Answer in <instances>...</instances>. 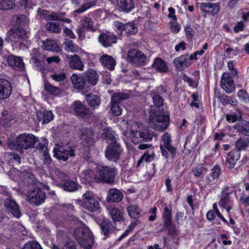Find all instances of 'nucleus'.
Returning <instances> with one entry per match:
<instances>
[{
    "label": "nucleus",
    "instance_id": "nucleus-2",
    "mask_svg": "<svg viewBox=\"0 0 249 249\" xmlns=\"http://www.w3.org/2000/svg\"><path fill=\"white\" fill-rule=\"evenodd\" d=\"M38 138L33 134L25 133L19 135L16 140L10 144L11 148L17 150L20 153L23 152V149H27L36 146Z\"/></svg>",
    "mask_w": 249,
    "mask_h": 249
},
{
    "label": "nucleus",
    "instance_id": "nucleus-32",
    "mask_svg": "<svg viewBox=\"0 0 249 249\" xmlns=\"http://www.w3.org/2000/svg\"><path fill=\"white\" fill-rule=\"evenodd\" d=\"M42 47L46 50L59 52L61 51V48L57 42L53 39H47L43 42Z\"/></svg>",
    "mask_w": 249,
    "mask_h": 249
},
{
    "label": "nucleus",
    "instance_id": "nucleus-40",
    "mask_svg": "<svg viewBox=\"0 0 249 249\" xmlns=\"http://www.w3.org/2000/svg\"><path fill=\"white\" fill-rule=\"evenodd\" d=\"M44 88L50 94L56 96H59L63 92V90L60 88L54 86L49 83L44 84Z\"/></svg>",
    "mask_w": 249,
    "mask_h": 249
},
{
    "label": "nucleus",
    "instance_id": "nucleus-44",
    "mask_svg": "<svg viewBox=\"0 0 249 249\" xmlns=\"http://www.w3.org/2000/svg\"><path fill=\"white\" fill-rule=\"evenodd\" d=\"M14 5V0H0V10H9L12 9Z\"/></svg>",
    "mask_w": 249,
    "mask_h": 249
},
{
    "label": "nucleus",
    "instance_id": "nucleus-60",
    "mask_svg": "<svg viewBox=\"0 0 249 249\" xmlns=\"http://www.w3.org/2000/svg\"><path fill=\"white\" fill-rule=\"evenodd\" d=\"M144 161L146 162H149L153 161L155 158V154L152 152L151 154L145 152L142 156Z\"/></svg>",
    "mask_w": 249,
    "mask_h": 249
},
{
    "label": "nucleus",
    "instance_id": "nucleus-30",
    "mask_svg": "<svg viewBox=\"0 0 249 249\" xmlns=\"http://www.w3.org/2000/svg\"><path fill=\"white\" fill-rule=\"evenodd\" d=\"M73 87L78 89H81L87 86L84 80L83 74L79 76L76 74H73L71 77Z\"/></svg>",
    "mask_w": 249,
    "mask_h": 249
},
{
    "label": "nucleus",
    "instance_id": "nucleus-13",
    "mask_svg": "<svg viewBox=\"0 0 249 249\" xmlns=\"http://www.w3.org/2000/svg\"><path fill=\"white\" fill-rule=\"evenodd\" d=\"M163 227L167 230L169 234L173 235L175 233V226L172 224V210L165 206L162 213Z\"/></svg>",
    "mask_w": 249,
    "mask_h": 249
},
{
    "label": "nucleus",
    "instance_id": "nucleus-58",
    "mask_svg": "<svg viewBox=\"0 0 249 249\" xmlns=\"http://www.w3.org/2000/svg\"><path fill=\"white\" fill-rule=\"evenodd\" d=\"M164 149L169 152L172 159H174L177 153V149L171 144L164 147Z\"/></svg>",
    "mask_w": 249,
    "mask_h": 249
},
{
    "label": "nucleus",
    "instance_id": "nucleus-61",
    "mask_svg": "<svg viewBox=\"0 0 249 249\" xmlns=\"http://www.w3.org/2000/svg\"><path fill=\"white\" fill-rule=\"evenodd\" d=\"M203 171V167L201 165H197L196 166L193 170V172L194 173V176L198 178L200 177Z\"/></svg>",
    "mask_w": 249,
    "mask_h": 249
},
{
    "label": "nucleus",
    "instance_id": "nucleus-42",
    "mask_svg": "<svg viewBox=\"0 0 249 249\" xmlns=\"http://www.w3.org/2000/svg\"><path fill=\"white\" fill-rule=\"evenodd\" d=\"M150 95L155 107H160L163 106V99L159 94L153 91L151 93Z\"/></svg>",
    "mask_w": 249,
    "mask_h": 249
},
{
    "label": "nucleus",
    "instance_id": "nucleus-4",
    "mask_svg": "<svg viewBox=\"0 0 249 249\" xmlns=\"http://www.w3.org/2000/svg\"><path fill=\"white\" fill-rule=\"evenodd\" d=\"M96 179L108 183L114 182L117 171L115 167L98 164L96 166Z\"/></svg>",
    "mask_w": 249,
    "mask_h": 249
},
{
    "label": "nucleus",
    "instance_id": "nucleus-57",
    "mask_svg": "<svg viewBox=\"0 0 249 249\" xmlns=\"http://www.w3.org/2000/svg\"><path fill=\"white\" fill-rule=\"evenodd\" d=\"M110 222L108 220H104L100 225L101 229L105 235L108 234L109 231V224Z\"/></svg>",
    "mask_w": 249,
    "mask_h": 249
},
{
    "label": "nucleus",
    "instance_id": "nucleus-64",
    "mask_svg": "<svg viewBox=\"0 0 249 249\" xmlns=\"http://www.w3.org/2000/svg\"><path fill=\"white\" fill-rule=\"evenodd\" d=\"M45 60L34 61L33 63L40 71H43L45 70Z\"/></svg>",
    "mask_w": 249,
    "mask_h": 249
},
{
    "label": "nucleus",
    "instance_id": "nucleus-35",
    "mask_svg": "<svg viewBox=\"0 0 249 249\" xmlns=\"http://www.w3.org/2000/svg\"><path fill=\"white\" fill-rule=\"evenodd\" d=\"M91 108L95 109L98 107L100 104V97L95 94H88L86 95V100Z\"/></svg>",
    "mask_w": 249,
    "mask_h": 249
},
{
    "label": "nucleus",
    "instance_id": "nucleus-21",
    "mask_svg": "<svg viewBox=\"0 0 249 249\" xmlns=\"http://www.w3.org/2000/svg\"><path fill=\"white\" fill-rule=\"evenodd\" d=\"M197 5L202 12L211 14L212 15H216L220 11L219 3H198Z\"/></svg>",
    "mask_w": 249,
    "mask_h": 249
},
{
    "label": "nucleus",
    "instance_id": "nucleus-11",
    "mask_svg": "<svg viewBox=\"0 0 249 249\" xmlns=\"http://www.w3.org/2000/svg\"><path fill=\"white\" fill-rule=\"evenodd\" d=\"M127 60L136 66H142L146 63V56L141 51L131 49L128 51Z\"/></svg>",
    "mask_w": 249,
    "mask_h": 249
},
{
    "label": "nucleus",
    "instance_id": "nucleus-28",
    "mask_svg": "<svg viewBox=\"0 0 249 249\" xmlns=\"http://www.w3.org/2000/svg\"><path fill=\"white\" fill-rule=\"evenodd\" d=\"M70 67L72 69L83 71L84 65L80 57L77 54H74L68 58Z\"/></svg>",
    "mask_w": 249,
    "mask_h": 249
},
{
    "label": "nucleus",
    "instance_id": "nucleus-39",
    "mask_svg": "<svg viewBox=\"0 0 249 249\" xmlns=\"http://www.w3.org/2000/svg\"><path fill=\"white\" fill-rule=\"evenodd\" d=\"M103 135L105 139L110 141V143L119 142L118 136L110 128L105 129Z\"/></svg>",
    "mask_w": 249,
    "mask_h": 249
},
{
    "label": "nucleus",
    "instance_id": "nucleus-41",
    "mask_svg": "<svg viewBox=\"0 0 249 249\" xmlns=\"http://www.w3.org/2000/svg\"><path fill=\"white\" fill-rule=\"evenodd\" d=\"M81 24L83 28L86 29L88 30L95 31L96 28L94 26V22L92 19L88 17L85 16L81 20Z\"/></svg>",
    "mask_w": 249,
    "mask_h": 249
},
{
    "label": "nucleus",
    "instance_id": "nucleus-54",
    "mask_svg": "<svg viewBox=\"0 0 249 249\" xmlns=\"http://www.w3.org/2000/svg\"><path fill=\"white\" fill-rule=\"evenodd\" d=\"M22 249H42V248L38 242L30 241L24 245Z\"/></svg>",
    "mask_w": 249,
    "mask_h": 249
},
{
    "label": "nucleus",
    "instance_id": "nucleus-17",
    "mask_svg": "<svg viewBox=\"0 0 249 249\" xmlns=\"http://www.w3.org/2000/svg\"><path fill=\"white\" fill-rule=\"evenodd\" d=\"M4 206L7 211L11 213L15 217L19 218L21 216V212L17 202L11 198H7L4 200Z\"/></svg>",
    "mask_w": 249,
    "mask_h": 249
},
{
    "label": "nucleus",
    "instance_id": "nucleus-8",
    "mask_svg": "<svg viewBox=\"0 0 249 249\" xmlns=\"http://www.w3.org/2000/svg\"><path fill=\"white\" fill-rule=\"evenodd\" d=\"M129 97V94L124 92H116L113 94L111 100V111L113 115L119 116L122 114V109L119 104Z\"/></svg>",
    "mask_w": 249,
    "mask_h": 249
},
{
    "label": "nucleus",
    "instance_id": "nucleus-59",
    "mask_svg": "<svg viewBox=\"0 0 249 249\" xmlns=\"http://www.w3.org/2000/svg\"><path fill=\"white\" fill-rule=\"evenodd\" d=\"M220 174V168L217 165H215L212 169L211 176L213 179L218 178Z\"/></svg>",
    "mask_w": 249,
    "mask_h": 249
},
{
    "label": "nucleus",
    "instance_id": "nucleus-15",
    "mask_svg": "<svg viewBox=\"0 0 249 249\" xmlns=\"http://www.w3.org/2000/svg\"><path fill=\"white\" fill-rule=\"evenodd\" d=\"M87 87L97 84L99 77L96 71L89 69L82 73Z\"/></svg>",
    "mask_w": 249,
    "mask_h": 249
},
{
    "label": "nucleus",
    "instance_id": "nucleus-63",
    "mask_svg": "<svg viewBox=\"0 0 249 249\" xmlns=\"http://www.w3.org/2000/svg\"><path fill=\"white\" fill-rule=\"evenodd\" d=\"M183 80L184 82L188 83L189 85L192 87H196L197 86L196 82L193 81L191 78L188 77L186 74L183 75Z\"/></svg>",
    "mask_w": 249,
    "mask_h": 249
},
{
    "label": "nucleus",
    "instance_id": "nucleus-18",
    "mask_svg": "<svg viewBox=\"0 0 249 249\" xmlns=\"http://www.w3.org/2000/svg\"><path fill=\"white\" fill-rule=\"evenodd\" d=\"M9 66L17 71H22L24 67L22 59L19 56L10 55L4 57Z\"/></svg>",
    "mask_w": 249,
    "mask_h": 249
},
{
    "label": "nucleus",
    "instance_id": "nucleus-5",
    "mask_svg": "<svg viewBox=\"0 0 249 249\" xmlns=\"http://www.w3.org/2000/svg\"><path fill=\"white\" fill-rule=\"evenodd\" d=\"M81 206L91 212H99L100 206L99 199L92 191H87L82 196V200H79Z\"/></svg>",
    "mask_w": 249,
    "mask_h": 249
},
{
    "label": "nucleus",
    "instance_id": "nucleus-37",
    "mask_svg": "<svg viewBox=\"0 0 249 249\" xmlns=\"http://www.w3.org/2000/svg\"><path fill=\"white\" fill-rule=\"evenodd\" d=\"M152 66L154 69L160 72H166L168 70L165 62L158 57L155 59Z\"/></svg>",
    "mask_w": 249,
    "mask_h": 249
},
{
    "label": "nucleus",
    "instance_id": "nucleus-14",
    "mask_svg": "<svg viewBox=\"0 0 249 249\" xmlns=\"http://www.w3.org/2000/svg\"><path fill=\"white\" fill-rule=\"evenodd\" d=\"M80 138L83 144L86 146H91L94 143V133L90 127H83L80 131Z\"/></svg>",
    "mask_w": 249,
    "mask_h": 249
},
{
    "label": "nucleus",
    "instance_id": "nucleus-19",
    "mask_svg": "<svg viewBox=\"0 0 249 249\" xmlns=\"http://www.w3.org/2000/svg\"><path fill=\"white\" fill-rule=\"evenodd\" d=\"M71 107L75 114L79 117H85L91 113L89 109L79 101L74 102Z\"/></svg>",
    "mask_w": 249,
    "mask_h": 249
},
{
    "label": "nucleus",
    "instance_id": "nucleus-52",
    "mask_svg": "<svg viewBox=\"0 0 249 249\" xmlns=\"http://www.w3.org/2000/svg\"><path fill=\"white\" fill-rule=\"evenodd\" d=\"M48 17L49 19L52 20L63 21L68 23H70L71 21L70 19L64 18L62 15L59 14L57 13H53L49 15Z\"/></svg>",
    "mask_w": 249,
    "mask_h": 249
},
{
    "label": "nucleus",
    "instance_id": "nucleus-50",
    "mask_svg": "<svg viewBox=\"0 0 249 249\" xmlns=\"http://www.w3.org/2000/svg\"><path fill=\"white\" fill-rule=\"evenodd\" d=\"M38 118L40 116H42V124H47L53 119V114L51 111L47 110L43 113H40L39 115L37 114Z\"/></svg>",
    "mask_w": 249,
    "mask_h": 249
},
{
    "label": "nucleus",
    "instance_id": "nucleus-56",
    "mask_svg": "<svg viewBox=\"0 0 249 249\" xmlns=\"http://www.w3.org/2000/svg\"><path fill=\"white\" fill-rule=\"evenodd\" d=\"M229 201L230 197L229 194L223 193L219 201V205L220 206L225 208L226 205L229 203Z\"/></svg>",
    "mask_w": 249,
    "mask_h": 249
},
{
    "label": "nucleus",
    "instance_id": "nucleus-6",
    "mask_svg": "<svg viewBox=\"0 0 249 249\" xmlns=\"http://www.w3.org/2000/svg\"><path fill=\"white\" fill-rule=\"evenodd\" d=\"M169 121L168 115L153 112L150 115L149 125L153 129L162 131L168 127Z\"/></svg>",
    "mask_w": 249,
    "mask_h": 249
},
{
    "label": "nucleus",
    "instance_id": "nucleus-34",
    "mask_svg": "<svg viewBox=\"0 0 249 249\" xmlns=\"http://www.w3.org/2000/svg\"><path fill=\"white\" fill-rule=\"evenodd\" d=\"M117 3L119 7L126 13L129 12L134 7L133 0H118Z\"/></svg>",
    "mask_w": 249,
    "mask_h": 249
},
{
    "label": "nucleus",
    "instance_id": "nucleus-23",
    "mask_svg": "<svg viewBox=\"0 0 249 249\" xmlns=\"http://www.w3.org/2000/svg\"><path fill=\"white\" fill-rule=\"evenodd\" d=\"M240 157V151L239 150H234L229 152L226 157L225 164L229 169H232L235 165L236 162Z\"/></svg>",
    "mask_w": 249,
    "mask_h": 249
},
{
    "label": "nucleus",
    "instance_id": "nucleus-20",
    "mask_svg": "<svg viewBox=\"0 0 249 249\" xmlns=\"http://www.w3.org/2000/svg\"><path fill=\"white\" fill-rule=\"evenodd\" d=\"M221 84L222 89L228 93H231L235 90L234 81L228 73L223 74L221 77Z\"/></svg>",
    "mask_w": 249,
    "mask_h": 249
},
{
    "label": "nucleus",
    "instance_id": "nucleus-26",
    "mask_svg": "<svg viewBox=\"0 0 249 249\" xmlns=\"http://www.w3.org/2000/svg\"><path fill=\"white\" fill-rule=\"evenodd\" d=\"M99 61L104 68L110 71L113 70L116 65V61L114 58L107 54L101 56Z\"/></svg>",
    "mask_w": 249,
    "mask_h": 249
},
{
    "label": "nucleus",
    "instance_id": "nucleus-36",
    "mask_svg": "<svg viewBox=\"0 0 249 249\" xmlns=\"http://www.w3.org/2000/svg\"><path fill=\"white\" fill-rule=\"evenodd\" d=\"M59 186L64 190L70 192L76 191L78 188V184L71 180H68L64 182L61 183Z\"/></svg>",
    "mask_w": 249,
    "mask_h": 249
},
{
    "label": "nucleus",
    "instance_id": "nucleus-49",
    "mask_svg": "<svg viewBox=\"0 0 249 249\" xmlns=\"http://www.w3.org/2000/svg\"><path fill=\"white\" fill-rule=\"evenodd\" d=\"M62 249H77L76 243L72 239L67 238L63 242Z\"/></svg>",
    "mask_w": 249,
    "mask_h": 249
},
{
    "label": "nucleus",
    "instance_id": "nucleus-45",
    "mask_svg": "<svg viewBox=\"0 0 249 249\" xmlns=\"http://www.w3.org/2000/svg\"><path fill=\"white\" fill-rule=\"evenodd\" d=\"M221 102L224 105L231 104L232 106H236L237 104V101L235 98L226 95H222Z\"/></svg>",
    "mask_w": 249,
    "mask_h": 249
},
{
    "label": "nucleus",
    "instance_id": "nucleus-16",
    "mask_svg": "<svg viewBox=\"0 0 249 249\" xmlns=\"http://www.w3.org/2000/svg\"><path fill=\"white\" fill-rule=\"evenodd\" d=\"M12 86L10 82L5 79H0V100L7 99L11 95Z\"/></svg>",
    "mask_w": 249,
    "mask_h": 249
},
{
    "label": "nucleus",
    "instance_id": "nucleus-51",
    "mask_svg": "<svg viewBox=\"0 0 249 249\" xmlns=\"http://www.w3.org/2000/svg\"><path fill=\"white\" fill-rule=\"evenodd\" d=\"M138 29L133 22L125 24L124 32L125 34H134L138 32Z\"/></svg>",
    "mask_w": 249,
    "mask_h": 249
},
{
    "label": "nucleus",
    "instance_id": "nucleus-31",
    "mask_svg": "<svg viewBox=\"0 0 249 249\" xmlns=\"http://www.w3.org/2000/svg\"><path fill=\"white\" fill-rule=\"evenodd\" d=\"M233 128L235 130L243 135L249 136V122L242 121L235 124Z\"/></svg>",
    "mask_w": 249,
    "mask_h": 249
},
{
    "label": "nucleus",
    "instance_id": "nucleus-24",
    "mask_svg": "<svg viewBox=\"0 0 249 249\" xmlns=\"http://www.w3.org/2000/svg\"><path fill=\"white\" fill-rule=\"evenodd\" d=\"M175 67L178 71H182L191 65L188 60V55L184 54L175 58L173 61Z\"/></svg>",
    "mask_w": 249,
    "mask_h": 249
},
{
    "label": "nucleus",
    "instance_id": "nucleus-9",
    "mask_svg": "<svg viewBox=\"0 0 249 249\" xmlns=\"http://www.w3.org/2000/svg\"><path fill=\"white\" fill-rule=\"evenodd\" d=\"M27 38V33L24 29L20 28H14L7 33L5 40L8 42L19 43L21 45L24 43Z\"/></svg>",
    "mask_w": 249,
    "mask_h": 249
},
{
    "label": "nucleus",
    "instance_id": "nucleus-1",
    "mask_svg": "<svg viewBox=\"0 0 249 249\" xmlns=\"http://www.w3.org/2000/svg\"><path fill=\"white\" fill-rule=\"evenodd\" d=\"M130 134L132 142L136 144L150 141L152 138L148 128L143 124L138 122L131 124Z\"/></svg>",
    "mask_w": 249,
    "mask_h": 249
},
{
    "label": "nucleus",
    "instance_id": "nucleus-25",
    "mask_svg": "<svg viewBox=\"0 0 249 249\" xmlns=\"http://www.w3.org/2000/svg\"><path fill=\"white\" fill-rule=\"evenodd\" d=\"M117 37L113 35L101 34L98 37L99 42L105 47H109L117 42Z\"/></svg>",
    "mask_w": 249,
    "mask_h": 249
},
{
    "label": "nucleus",
    "instance_id": "nucleus-47",
    "mask_svg": "<svg viewBox=\"0 0 249 249\" xmlns=\"http://www.w3.org/2000/svg\"><path fill=\"white\" fill-rule=\"evenodd\" d=\"M65 49L70 52L75 53L77 52L79 48L77 46L75 45L72 41L69 39H66L64 42Z\"/></svg>",
    "mask_w": 249,
    "mask_h": 249
},
{
    "label": "nucleus",
    "instance_id": "nucleus-12",
    "mask_svg": "<svg viewBox=\"0 0 249 249\" xmlns=\"http://www.w3.org/2000/svg\"><path fill=\"white\" fill-rule=\"evenodd\" d=\"M27 197L30 203L36 206H38L45 202L46 195L41 189L37 188L29 191Z\"/></svg>",
    "mask_w": 249,
    "mask_h": 249
},
{
    "label": "nucleus",
    "instance_id": "nucleus-27",
    "mask_svg": "<svg viewBox=\"0 0 249 249\" xmlns=\"http://www.w3.org/2000/svg\"><path fill=\"white\" fill-rule=\"evenodd\" d=\"M123 193L116 188L110 189L107 193V200L108 202H119L123 198Z\"/></svg>",
    "mask_w": 249,
    "mask_h": 249
},
{
    "label": "nucleus",
    "instance_id": "nucleus-55",
    "mask_svg": "<svg viewBox=\"0 0 249 249\" xmlns=\"http://www.w3.org/2000/svg\"><path fill=\"white\" fill-rule=\"evenodd\" d=\"M16 23L19 26H24L28 22L27 17L24 15H20L14 17Z\"/></svg>",
    "mask_w": 249,
    "mask_h": 249
},
{
    "label": "nucleus",
    "instance_id": "nucleus-62",
    "mask_svg": "<svg viewBox=\"0 0 249 249\" xmlns=\"http://www.w3.org/2000/svg\"><path fill=\"white\" fill-rule=\"evenodd\" d=\"M237 95L239 98H241L245 102L249 100V96H248L246 91L244 89H240L238 91Z\"/></svg>",
    "mask_w": 249,
    "mask_h": 249
},
{
    "label": "nucleus",
    "instance_id": "nucleus-33",
    "mask_svg": "<svg viewBox=\"0 0 249 249\" xmlns=\"http://www.w3.org/2000/svg\"><path fill=\"white\" fill-rule=\"evenodd\" d=\"M163 144H161L160 148L162 155L166 159L168 158L169 155L167 151L164 149V147L171 144V139L170 134L166 133L163 134L162 137Z\"/></svg>",
    "mask_w": 249,
    "mask_h": 249
},
{
    "label": "nucleus",
    "instance_id": "nucleus-53",
    "mask_svg": "<svg viewBox=\"0 0 249 249\" xmlns=\"http://www.w3.org/2000/svg\"><path fill=\"white\" fill-rule=\"evenodd\" d=\"M249 141L246 138L239 139L236 142V150H239L240 151L242 149H245L247 147Z\"/></svg>",
    "mask_w": 249,
    "mask_h": 249
},
{
    "label": "nucleus",
    "instance_id": "nucleus-46",
    "mask_svg": "<svg viewBox=\"0 0 249 249\" xmlns=\"http://www.w3.org/2000/svg\"><path fill=\"white\" fill-rule=\"evenodd\" d=\"M46 27L48 31L53 33H59L61 32L60 24L59 22H49L46 24Z\"/></svg>",
    "mask_w": 249,
    "mask_h": 249
},
{
    "label": "nucleus",
    "instance_id": "nucleus-43",
    "mask_svg": "<svg viewBox=\"0 0 249 249\" xmlns=\"http://www.w3.org/2000/svg\"><path fill=\"white\" fill-rule=\"evenodd\" d=\"M50 77L56 82L61 83L64 82L67 78L65 72H55L50 75ZM62 84L60 83V85Z\"/></svg>",
    "mask_w": 249,
    "mask_h": 249
},
{
    "label": "nucleus",
    "instance_id": "nucleus-3",
    "mask_svg": "<svg viewBox=\"0 0 249 249\" xmlns=\"http://www.w3.org/2000/svg\"><path fill=\"white\" fill-rule=\"evenodd\" d=\"M74 235L81 247L86 249H90L93 245V235L86 227L75 229Z\"/></svg>",
    "mask_w": 249,
    "mask_h": 249
},
{
    "label": "nucleus",
    "instance_id": "nucleus-10",
    "mask_svg": "<svg viewBox=\"0 0 249 249\" xmlns=\"http://www.w3.org/2000/svg\"><path fill=\"white\" fill-rule=\"evenodd\" d=\"M97 1L98 0H72L71 3L76 8L73 13L77 14H82L96 6Z\"/></svg>",
    "mask_w": 249,
    "mask_h": 249
},
{
    "label": "nucleus",
    "instance_id": "nucleus-22",
    "mask_svg": "<svg viewBox=\"0 0 249 249\" xmlns=\"http://www.w3.org/2000/svg\"><path fill=\"white\" fill-rule=\"evenodd\" d=\"M54 156L59 160L63 161L67 160L69 157L74 156V153L73 150L71 148L66 149L63 147H59L54 148L53 150Z\"/></svg>",
    "mask_w": 249,
    "mask_h": 249
},
{
    "label": "nucleus",
    "instance_id": "nucleus-7",
    "mask_svg": "<svg viewBox=\"0 0 249 249\" xmlns=\"http://www.w3.org/2000/svg\"><path fill=\"white\" fill-rule=\"evenodd\" d=\"M123 151L119 142L108 143L105 151V157L108 160L116 163L120 160Z\"/></svg>",
    "mask_w": 249,
    "mask_h": 249
},
{
    "label": "nucleus",
    "instance_id": "nucleus-38",
    "mask_svg": "<svg viewBox=\"0 0 249 249\" xmlns=\"http://www.w3.org/2000/svg\"><path fill=\"white\" fill-rule=\"evenodd\" d=\"M127 210L129 215L133 219L138 218L142 212L138 206L135 204L129 205L127 208Z\"/></svg>",
    "mask_w": 249,
    "mask_h": 249
},
{
    "label": "nucleus",
    "instance_id": "nucleus-48",
    "mask_svg": "<svg viewBox=\"0 0 249 249\" xmlns=\"http://www.w3.org/2000/svg\"><path fill=\"white\" fill-rule=\"evenodd\" d=\"M31 60L33 62L34 61H37L40 60H45L46 58L44 55L39 53L38 50L36 49H34L31 53Z\"/></svg>",
    "mask_w": 249,
    "mask_h": 249
},
{
    "label": "nucleus",
    "instance_id": "nucleus-29",
    "mask_svg": "<svg viewBox=\"0 0 249 249\" xmlns=\"http://www.w3.org/2000/svg\"><path fill=\"white\" fill-rule=\"evenodd\" d=\"M108 213L115 222H120L124 220L123 210L119 209L114 206L107 208Z\"/></svg>",
    "mask_w": 249,
    "mask_h": 249
}]
</instances>
